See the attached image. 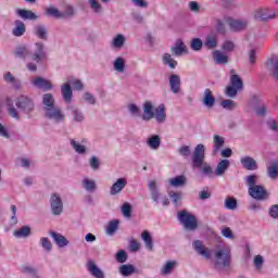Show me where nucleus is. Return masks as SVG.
<instances>
[{"label": "nucleus", "instance_id": "obj_2", "mask_svg": "<svg viewBox=\"0 0 278 278\" xmlns=\"http://www.w3.org/2000/svg\"><path fill=\"white\" fill-rule=\"evenodd\" d=\"M191 163L193 168H201L202 174L205 177H213L214 169L211 164L205 163V146L203 143H199L192 154H191Z\"/></svg>", "mask_w": 278, "mask_h": 278}, {"label": "nucleus", "instance_id": "obj_30", "mask_svg": "<svg viewBox=\"0 0 278 278\" xmlns=\"http://www.w3.org/2000/svg\"><path fill=\"white\" fill-rule=\"evenodd\" d=\"M14 55L20 60H27V58H31V51L27 47H20L15 50Z\"/></svg>", "mask_w": 278, "mask_h": 278}, {"label": "nucleus", "instance_id": "obj_14", "mask_svg": "<svg viewBox=\"0 0 278 278\" xmlns=\"http://www.w3.org/2000/svg\"><path fill=\"white\" fill-rule=\"evenodd\" d=\"M87 270L90 273V275L94 278H105V274L99 266H97V263H94L93 260H89L87 262Z\"/></svg>", "mask_w": 278, "mask_h": 278}, {"label": "nucleus", "instance_id": "obj_56", "mask_svg": "<svg viewBox=\"0 0 278 278\" xmlns=\"http://www.w3.org/2000/svg\"><path fill=\"white\" fill-rule=\"evenodd\" d=\"M168 197H169V199H172V202L177 207V205H179V203L181 202L182 193L181 192L169 191Z\"/></svg>", "mask_w": 278, "mask_h": 278}, {"label": "nucleus", "instance_id": "obj_3", "mask_svg": "<svg viewBox=\"0 0 278 278\" xmlns=\"http://www.w3.org/2000/svg\"><path fill=\"white\" fill-rule=\"evenodd\" d=\"M178 220L181 223V225H184L185 229H188L189 231H194L197 227H199L197 217L186 211L178 213Z\"/></svg>", "mask_w": 278, "mask_h": 278}, {"label": "nucleus", "instance_id": "obj_45", "mask_svg": "<svg viewBox=\"0 0 278 278\" xmlns=\"http://www.w3.org/2000/svg\"><path fill=\"white\" fill-rule=\"evenodd\" d=\"M163 64H165V66H169V68H177V61H175V59H173L168 53L163 55Z\"/></svg>", "mask_w": 278, "mask_h": 278}, {"label": "nucleus", "instance_id": "obj_1", "mask_svg": "<svg viewBox=\"0 0 278 278\" xmlns=\"http://www.w3.org/2000/svg\"><path fill=\"white\" fill-rule=\"evenodd\" d=\"M192 248L198 255L204 257V260H211L215 268H229L231 266V249L224 247H217L212 257V250L205 247V243L201 240H194Z\"/></svg>", "mask_w": 278, "mask_h": 278}, {"label": "nucleus", "instance_id": "obj_42", "mask_svg": "<svg viewBox=\"0 0 278 278\" xmlns=\"http://www.w3.org/2000/svg\"><path fill=\"white\" fill-rule=\"evenodd\" d=\"M169 185L174 188H181V186H186V176H176L175 178L169 179Z\"/></svg>", "mask_w": 278, "mask_h": 278}, {"label": "nucleus", "instance_id": "obj_48", "mask_svg": "<svg viewBox=\"0 0 278 278\" xmlns=\"http://www.w3.org/2000/svg\"><path fill=\"white\" fill-rule=\"evenodd\" d=\"M74 151H76L79 155H84L86 153V146L80 144L75 139L70 140Z\"/></svg>", "mask_w": 278, "mask_h": 278}, {"label": "nucleus", "instance_id": "obj_4", "mask_svg": "<svg viewBox=\"0 0 278 278\" xmlns=\"http://www.w3.org/2000/svg\"><path fill=\"white\" fill-rule=\"evenodd\" d=\"M254 18L255 21H273L278 18V10L268 8L257 9L254 12Z\"/></svg>", "mask_w": 278, "mask_h": 278}, {"label": "nucleus", "instance_id": "obj_17", "mask_svg": "<svg viewBox=\"0 0 278 278\" xmlns=\"http://www.w3.org/2000/svg\"><path fill=\"white\" fill-rule=\"evenodd\" d=\"M229 166H231L229 160L224 159L217 164L214 174L216 175V177H223V175H225V173L229 170Z\"/></svg>", "mask_w": 278, "mask_h": 278}, {"label": "nucleus", "instance_id": "obj_39", "mask_svg": "<svg viewBox=\"0 0 278 278\" xmlns=\"http://www.w3.org/2000/svg\"><path fill=\"white\" fill-rule=\"evenodd\" d=\"M125 64L126 62L123 56H118L113 62V68L116 71V73H125Z\"/></svg>", "mask_w": 278, "mask_h": 278}, {"label": "nucleus", "instance_id": "obj_53", "mask_svg": "<svg viewBox=\"0 0 278 278\" xmlns=\"http://www.w3.org/2000/svg\"><path fill=\"white\" fill-rule=\"evenodd\" d=\"M67 84H70V86L72 85L74 90H84V83L79 79L67 77Z\"/></svg>", "mask_w": 278, "mask_h": 278}, {"label": "nucleus", "instance_id": "obj_36", "mask_svg": "<svg viewBox=\"0 0 278 278\" xmlns=\"http://www.w3.org/2000/svg\"><path fill=\"white\" fill-rule=\"evenodd\" d=\"M119 273L124 277H129L136 273V267L131 264H124L119 267Z\"/></svg>", "mask_w": 278, "mask_h": 278}, {"label": "nucleus", "instance_id": "obj_55", "mask_svg": "<svg viewBox=\"0 0 278 278\" xmlns=\"http://www.w3.org/2000/svg\"><path fill=\"white\" fill-rule=\"evenodd\" d=\"M204 42L201 40V38H194L191 40L190 48L192 51H201L203 49Z\"/></svg>", "mask_w": 278, "mask_h": 278}, {"label": "nucleus", "instance_id": "obj_47", "mask_svg": "<svg viewBox=\"0 0 278 278\" xmlns=\"http://www.w3.org/2000/svg\"><path fill=\"white\" fill-rule=\"evenodd\" d=\"M70 110L72 111V116L76 123H81L84 121V113L79 109L70 106Z\"/></svg>", "mask_w": 278, "mask_h": 278}, {"label": "nucleus", "instance_id": "obj_35", "mask_svg": "<svg viewBox=\"0 0 278 278\" xmlns=\"http://www.w3.org/2000/svg\"><path fill=\"white\" fill-rule=\"evenodd\" d=\"M7 105H8L9 116H11L12 118H15V121H21V115L18 114V110L14 108V104H12V100L8 99Z\"/></svg>", "mask_w": 278, "mask_h": 278}, {"label": "nucleus", "instance_id": "obj_28", "mask_svg": "<svg viewBox=\"0 0 278 278\" xmlns=\"http://www.w3.org/2000/svg\"><path fill=\"white\" fill-rule=\"evenodd\" d=\"M14 25H15V27L12 30L13 36H15L17 38L23 36L26 31L25 23H23V21H21V20H17V21H15Z\"/></svg>", "mask_w": 278, "mask_h": 278}, {"label": "nucleus", "instance_id": "obj_6", "mask_svg": "<svg viewBox=\"0 0 278 278\" xmlns=\"http://www.w3.org/2000/svg\"><path fill=\"white\" fill-rule=\"evenodd\" d=\"M15 105L16 108H18V110H22L24 114H31L35 108L34 100H31L27 96H21L20 98H17Z\"/></svg>", "mask_w": 278, "mask_h": 278}, {"label": "nucleus", "instance_id": "obj_64", "mask_svg": "<svg viewBox=\"0 0 278 278\" xmlns=\"http://www.w3.org/2000/svg\"><path fill=\"white\" fill-rule=\"evenodd\" d=\"M128 112H130L131 116H140V108L135 103L128 104Z\"/></svg>", "mask_w": 278, "mask_h": 278}, {"label": "nucleus", "instance_id": "obj_15", "mask_svg": "<svg viewBox=\"0 0 278 278\" xmlns=\"http://www.w3.org/2000/svg\"><path fill=\"white\" fill-rule=\"evenodd\" d=\"M151 199L154 201V203H160V200L162 199V193L160 192V189H157V181L151 180L148 185Z\"/></svg>", "mask_w": 278, "mask_h": 278}, {"label": "nucleus", "instance_id": "obj_34", "mask_svg": "<svg viewBox=\"0 0 278 278\" xmlns=\"http://www.w3.org/2000/svg\"><path fill=\"white\" fill-rule=\"evenodd\" d=\"M125 36L124 35H121V34H118V35H116L114 38H113V40H112V42H111V47L113 48V49H123V47H124V45H125Z\"/></svg>", "mask_w": 278, "mask_h": 278}, {"label": "nucleus", "instance_id": "obj_51", "mask_svg": "<svg viewBox=\"0 0 278 278\" xmlns=\"http://www.w3.org/2000/svg\"><path fill=\"white\" fill-rule=\"evenodd\" d=\"M46 15L52 16L53 18H63L62 11L53 7H50L46 10Z\"/></svg>", "mask_w": 278, "mask_h": 278}, {"label": "nucleus", "instance_id": "obj_13", "mask_svg": "<svg viewBox=\"0 0 278 278\" xmlns=\"http://www.w3.org/2000/svg\"><path fill=\"white\" fill-rule=\"evenodd\" d=\"M204 47L207 50L216 49L218 47V34L215 31L208 33L204 40Z\"/></svg>", "mask_w": 278, "mask_h": 278}, {"label": "nucleus", "instance_id": "obj_29", "mask_svg": "<svg viewBox=\"0 0 278 278\" xmlns=\"http://www.w3.org/2000/svg\"><path fill=\"white\" fill-rule=\"evenodd\" d=\"M42 103H43V112L51 108H55V99L53 98V94L51 93L43 94Z\"/></svg>", "mask_w": 278, "mask_h": 278}, {"label": "nucleus", "instance_id": "obj_46", "mask_svg": "<svg viewBox=\"0 0 278 278\" xmlns=\"http://www.w3.org/2000/svg\"><path fill=\"white\" fill-rule=\"evenodd\" d=\"M121 212L124 218H131V213L134 212L131 204L129 202H125L121 207Z\"/></svg>", "mask_w": 278, "mask_h": 278}, {"label": "nucleus", "instance_id": "obj_7", "mask_svg": "<svg viewBox=\"0 0 278 278\" xmlns=\"http://www.w3.org/2000/svg\"><path fill=\"white\" fill-rule=\"evenodd\" d=\"M30 60L40 64V62H45L47 60V52H45V43L36 42L34 52H30Z\"/></svg>", "mask_w": 278, "mask_h": 278}, {"label": "nucleus", "instance_id": "obj_8", "mask_svg": "<svg viewBox=\"0 0 278 278\" xmlns=\"http://www.w3.org/2000/svg\"><path fill=\"white\" fill-rule=\"evenodd\" d=\"M248 192L252 199H256V201H264L268 199V191L264 188V186L256 185L255 187L249 188Z\"/></svg>", "mask_w": 278, "mask_h": 278}, {"label": "nucleus", "instance_id": "obj_10", "mask_svg": "<svg viewBox=\"0 0 278 278\" xmlns=\"http://www.w3.org/2000/svg\"><path fill=\"white\" fill-rule=\"evenodd\" d=\"M31 86H34L35 88H38L39 90H42L43 92H47L49 90H53V84L51 83V80L46 79L43 77H35L31 81H30Z\"/></svg>", "mask_w": 278, "mask_h": 278}, {"label": "nucleus", "instance_id": "obj_9", "mask_svg": "<svg viewBox=\"0 0 278 278\" xmlns=\"http://www.w3.org/2000/svg\"><path fill=\"white\" fill-rule=\"evenodd\" d=\"M43 112L46 118H50V121H54V123H62L65 118L64 113H62V110L58 106H52Z\"/></svg>", "mask_w": 278, "mask_h": 278}, {"label": "nucleus", "instance_id": "obj_40", "mask_svg": "<svg viewBox=\"0 0 278 278\" xmlns=\"http://www.w3.org/2000/svg\"><path fill=\"white\" fill-rule=\"evenodd\" d=\"M172 53H174V55L186 53V43L181 40L176 41L175 47L172 48Z\"/></svg>", "mask_w": 278, "mask_h": 278}, {"label": "nucleus", "instance_id": "obj_57", "mask_svg": "<svg viewBox=\"0 0 278 278\" xmlns=\"http://www.w3.org/2000/svg\"><path fill=\"white\" fill-rule=\"evenodd\" d=\"M63 18L75 16V9L71 4H66L64 11H61Z\"/></svg>", "mask_w": 278, "mask_h": 278}, {"label": "nucleus", "instance_id": "obj_63", "mask_svg": "<svg viewBox=\"0 0 278 278\" xmlns=\"http://www.w3.org/2000/svg\"><path fill=\"white\" fill-rule=\"evenodd\" d=\"M238 90L240 89L230 85L226 88V96L229 97L230 99H233V97L238 94Z\"/></svg>", "mask_w": 278, "mask_h": 278}, {"label": "nucleus", "instance_id": "obj_43", "mask_svg": "<svg viewBox=\"0 0 278 278\" xmlns=\"http://www.w3.org/2000/svg\"><path fill=\"white\" fill-rule=\"evenodd\" d=\"M230 86L239 89V90H242L244 84L242 83V78H240V76H238L237 74H233L231 75L230 77Z\"/></svg>", "mask_w": 278, "mask_h": 278}, {"label": "nucleus", "instance_id": "obj_38", "mask_svg": "<svg viewBox=\"0 0 278 278\" xmlns=\"http://www.w3.org/2000/svg\"><path fill=\"white\" fill-rule=\"evenodd\" d=\"M267 177L269 179H277L278 178V163L271 162L267 167Z\"/></svg>", "mask_w": 278, "mask_h": 278}, {"label": "nucleus", "instance_id": "obj_52", "mask_svg": "<svg viewBox=\"0 0 278 278\" xmlns=\"http://www.w3.org/2000/svg\"><path fill=\"white\" fill-rule=\"evenodd\" d=\"M40 245L48 253H51V251L53 250V243H51V240H49V238H47V237H41L40 238Z\"/></svg>", "mask_w": 278, "mask_h": 278}, {"label": "nucleus", "instance_id": "obj_44", "mask_svg": "<svg viewBox=\"0 0 278 278\" xmlns=\"http://www.w3.org/2000/svg\"><path fill=\"white\" fill-rule=\"evenodd\" d=\"M88 3L90 5L92 12H94V14H102L103 13V7L99 2V0H88Z\"/></svg>", "mask_w": 278, "mask_h": 278}, {"label": "nucleus", "instance_id": "obj_12", "mask_svg": "<svg viewBox=\"0 0 278 278\" xmlns=\"http://www.w3.org/2000/svg\"><path fill=\"white\" fill-rule=\"evenodd\" d=\"M240 164L245 170H257V161L252 156L245 155L240 159Z\"/></svg>", "mask_w": 278, "mask_h": 278}, {"label": "nucleus", "instance_id": "obj_11", "mask_svg": "<svg viewBox=\"0 0 278 278\" xmlns=\"http://www.w3.org/2000/svg\"><path fill=\"white\" fill-rule=\"evenodd\" d=\"M127 188V178H118L110 188L111 197H116V194H121L122 190Z\"/></svg>", "mask_w": 278, "mask_h": 278}, {"label": "nucleus", "instance_id": "obj_22", "mask_svg": "<svg viewBox=\"0 0 278 278\" xmlns=\"http://www.w3.org/2000/svg\"><path fill=\"white\" fill-rule=\"evenodd\" d=\"M17 16H20V18H23L24 21H37L38 20V15H36V13H34L30 10H26V9H18L16 11Z\"/></svg>", "mask_w": 278, "mask_h": 278}, {"label": "nucleus", "instance_id": "obj_50", "mask_svg": "<svg viewBox=\"0 0 278 278\" xmlns=\"http://www.w3.org/2000/svg\"><path fill=\"white\" fill-rule=\"evenodd\" d=\"M266 68L274 77H277L278 79V60L275 63L273 61L267 62Z\"/></svg>", "mask_w": 278, "mask_h": 278}, {"label": "nucleus", "instance_id": "obj_60", "mask_svg": "<svg viewBox=\"0 0 278 278\" xmlns=\"http://www.w3.org/2000/svg\"><path fill=\"white\" fill-rule=\"evenodd\" d=\"M175 268V262H167L161 269L162 275H170Z\"/></svg>", "mask_w": 278, "mask_h": 278}, {"label": "nucleus", "instance_id": "obj_41", "mask_svg": "<svg viewBox=\"0 0 278 278\" xmlns=\"http://www.w3.org/2000/svg\"><path fill=\"white\" fill-rule=\"evenodd\" d=\"M83 188L87 190V192H94V190H97V182L92 179L85 178L83 180Z\"/></svg>", "mask_w": 278, "mask_h": 278}, {"label": "nucleus", "instance_id": "obj_25", "mask_svg": "<svg viewBox=\"0 0 278 278\" xmlns=\"http://www.w3.org/2000/svg\"><path fill=\"white\" fill-rule=\"evenodd\" d=\"M249 23L244 20H232L229 23L230 29L232 31H242L243 29H247V26Z\"/></svg>", "mask_w": 278, "mask_h": 278}, {"label": "nucleus", "instance_id": "obj_5", "mask_svg": "<svg viewBox=\"0 0 278 278\" xmlns=\"http://www.w3.org/2000/svg\"><path fill=\"white\" fill-rule=\"evenodd\" d=\"M50 210L53 216H60L64 212V202L60 193H52L50 195Z\"/></svg>", "mask_w": 278, "mask_h": 278}, {"label": "nucleus", "instance_id": "obj_23", "mask_svg": "<svg viewBox=\"0 0 278 278\" xmlns=\"http://www.w3.org/2000/svg\"><path fill=\"white\" fill-rule=\"evenodd\" d=\"M34 35L39 38V40H49V31L45 25H36L34 27Z\"/></svg>", "mask_w": 278, "mask_h": 278}, {"label": "nucleus", "instance_id": "obj_18", "mask_svg": "<svg viewBox=\"0 0 278 278\" xmlns=\"http://www.w3.org/2000/svg\"><path fill=\"white\" fill-rule=\"evenodd\" d=\"M155 116V109L153 108V103L147 101L143 104V121H151Z\"/></svg>", "mask_w": 278, "mask_h": 278}, {"label": "nucleus", "instance_id": "obj_26", "mask_svg": "<svg viewBox=\"0 0 278 278\" xmlns=\"http://www.w3.org/2000/svg\"><path fill=\"white\" fill-rule=\"evenodd\" d=\"M146 142L152 151H157V149H160V144H162V138H160L159 135H152Z\"/></svg>", "mask_w": 278, "mask_h": 278}, {"label": "nucleus", "instance_id": "obj_27", "mask_svg": "<svg viewBox=\"0 0 278 278\" xmlns=\"http://www.w3.org/2000/svg\"><path fill=\"white\" fill-rule=\"evenodd\" d=\"M203 103L206 108H214V103H216V98H214L212 90H204Z\"/></svg>", "mask_w": 278, "mask_h": 278}, {"label": "nucleus", "instance_id": "obj_49", "mask_svg": "<svg viewBox=\"0 0 278 278\" xmlns=\"http://www.w3.org/2000/svg\"><path fill=\"white\" fill-rule=\"evenodd\" d=\"M226 210H236L238 207V200L236 198L227 197L224 203Z\"/></svg>", "mask_w": 278, "mask_h": 278}, {"label": "nucleus", "instance_id": "obj_32", "mask_svg": "<svg viewBox=\"0 0 278 278\" xmlns=\"http://www.w3.org/2000/svg\"><path fill=\"white\" fill-rule=\"evenodd\" d=\"M141 238H142L148 251H153V237H151V232L148 230H144L141 233Z\"/></svg>", "mask_w": 278, "mask_h": 278}, {"label": "nucleus", "instance_id": "obj_16", "mask_svg": "<svg viewBox=\"0 0 278 278\" xmlns=\"http://www.w3.org/2000/svg\"><path fill=\"white\" fill-rule=\"evenodd\" d=\"M169 87L174 94H179V90H181V77L177 74H173L169 76Z\"/></svg>", "mask_w": 278, "mask_h": 278}, {"label": "nucleus", "instance_id": "obj_20", "mask_svg": "<svg viewBox=\"0 0 278 278\" xmlns=\"http://www.w3.org/2000/svg\"><path fill=\"white\" fill-rule=\"evenodd\" d=\"M154 118L156 123H166V106L164 104H160L154 109Z\"/></svg>", "mask_w": 278, "mask_h": 278}, {"label": "nucleus", "instance_id": "obj_61", "mask_svg": "<svg viewBox=\"0 0 278 278\" xmlns=\"http://www.w3.org/2000/svg\"><path fill=\"white\" fill-rule=\"evenodd\" d=\"M116 262H118L119 264H125V262H127V252L125 250H121L116 253Z\"/></svg>", "mask_w": 278, "mask_h": 278}, {"label": "nucleus", "instance_id": "obj_19", "mask_svg": "<svg viewBox=\"0 0 278 278\" xmlns=\"http://www.w3.org/2000/svg\"><path fill=\"white\" fill-rule=\"evenodd\" d=\"M61 94L65 103L73 101V89H71V83H65L61 86Z\"/></svg>", "mask_w": 278, "mask_h": 278}, {"label": "nucleus", "instance_id": "obj_33", "mask_svg": "<svg viewBox=\"0 0 278 278\" xmlns=\"http://www.w3.org/2000/svg\"><path fill=\"white\" fill-rule=\"evenodd\" d=\"M13 236L15 238H28V236H31V228L29 226H23L22 228L14 230Z\"/></svg>", "mask_w": 278, "mask_h": 278}, {"label": "nucleus", "instance_id": "obj_59", "mask_svg": "<svg viewBox=\"0 0 278 278\" xmlns=\"http://www.w3.org/2000/svg\"><path fill=\"white\" fill-rule=\"evenodd\" d=\"M220 105L224 110H236L238 108V104L233 100H224Z\"/></svg>", "mask_w": 278, "mask_h": 278}, {"label": "nucleus", "instance_id": "obj_58", "mask_svg": "<svg viewBox=\"0 0 278 278\" xmlns=\"http://www.w3.org/2000/svg\"><path fill=\"white\" fill-rule=\"evenodd\" d=\"M83 99L89 105H97V98L88 91L83 94Z\"/></svg>", "mask_w": 278, "mask_h": 278}, {"label": "nucleus", "instance_id": "obj_31", "mask_svg": "<svg viewBox=\"0 0 278 278\" xmlns=\"http://www.w3.org/2000/svg\"><path fill=\"white\" fill-rule=\"evenodd\" d=\"M213 60L216 62V64H227V62H229V56L222 51L216 50L213 52Z\"/></svg>", "mask_w": 278, "mask_h": 278}, {"label": "nucleus", "instance_id": "obj_54", "mask_svg": "<svg viewBox=\"0 0 278 278\" xmlns=\"http://www.w3.org/2000/svg\"><path fill=\"white\" fill-rule=\"evenodd\" d=\"M258 179V175L252 174L245 177V184L249 186V188H255V186H257Z\"/></svg>", "mask_w": 278, "mask_h": 278}, {"label": "nucleus", "instance_id": "obj_24", "mask_svg": "<svg viewBox=\"0 0 278 278\" xmlns=\"http://www.w3.org/2000/svg\"><path fill=\"white\" fill-rule=\"evenodd\" d=\"M225 147V138L214 135L213 136V155H217V153H220V149Z\"/></svg>", "mask_w": 278, "mask_h": 278}, {"label": "nucleus", "instance_id": "obj_37", "mask_svg": "<svg viewBox=\"0 0 278 278\" xmlns=\"http://www.w3.org/2000/svg\"><path fill=\"white\" fill-rule=\"evenodd\" d=\"M118 225H121V220H118V219H113V220L109 222V224L106 226L108 236H114V233H116V231H118Z\"/></svg>", "mask_w": 278, "mask_h": 278}, {"label": "nucleus", "instance_id": "obj_21", "mask_svg": "<svg viewBox=\"0 0 278 278\" xmlns=\"http://www.w3.org/2000/svg\"><path fill=\"white\" fill-rule=\"evenodd\" d=\"M50 236H51V238H53L55 244L60 249H64V247H68V240L66 239V237L62 236V233L55 232V231H51Z\"/></svg>", "mask_w": 278, "mask_h": 278}, {"label": "nucleus", "instance_id": "obj_62", "mask_svg": "<svg viewBox=\"0 0 278 278\" xmlns=\"http://www.w3.org/2000/svg\"><path fill=\"white\" fill-rule=\"evenodd\" d=\"M178 153H179L182 157H190V154H191L190 146H181V147L178 149Z\"/></svg>", "mask_w": 278, "mask_h": 278}]
</instances>
